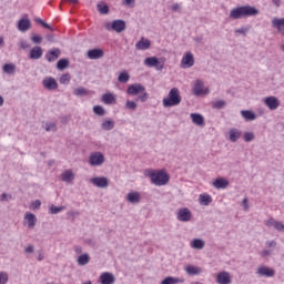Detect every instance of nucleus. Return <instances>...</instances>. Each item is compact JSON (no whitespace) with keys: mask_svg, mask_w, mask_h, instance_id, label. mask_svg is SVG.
<instances>
[{"mask_svg":"<svg viewBox=\"0 0 284 284\" xmlns=\"http://www.w3.org/2000/svg\"><path fill=\"white\" fill-rule=\"evenodd\" d=\"M241 114L245 121H256V113L251 110H242Z\"/></svg>","mask_w":284,"mask_h":284,"instance_id":"29","label":"nucleus"},{"mask_svg":"<svg viewBox=\"0 0 284 284\" xmlns=\"http://www.w3.org/2000/svg\"><path fill=\"white\" fill-rule=\"evenodd\" d=\"M102 101L105 103V105H113V103H116V97L112 93H104L102 95Z\"/></svg>","mask_w":284,"mask_h":284,"instance_id":"28","label":"nucleus"},{"mask_svg":"<svg viewBox=\"0 0 284 284\" xmlns=\"http://www.w3.org/2000/svg\"><path fill=\"white\" fill-rule=\"evenodd\" d=\"M229 186H230V181L225 180L224 178H217L213 182V187H215L216 190H225Z\"/></svg>","mask_w":284,"mask_h":284,"instance_id":"22","label":"nucleus"},{"mask_svg":"<svg viewBox=\"0 0 284 284\" xmlns=\"http://www.w3.org/2000/svg\"><path fill=\"white\" fill-rule=\"evenodd\" d=\"M20 48H21L22 50H28V48H30V44H28V41L21 40V41H20Z\"/></svg>","mask_w":284,"mask_h":284,"instance_id":"58","label":"nucleus"},{"mask_svg":"<svg viewBox=\"0 0 284 284\" xmlns=\"http://www.w3.org/2000/svg\"><path fill=\"white\" fill-rule=\"evenodd\" d=\"M115 282H116V277H114V274L110 272H104L100 275L101 284H114Z\"/></svg>","mask_w":284,"mask_h":284,"instance_id":"15","label":"nucleus"},{"mask_svg":"<svg viewBox=\"0 0 284 284\" xmlns=\"http://www.w3.org/2000/svg\"><path fill=\"white\" fill-rule=\"evenodd\" d=\"M10 199H12V195L8 193H2L0 196V201H10Z\"/></svg>","mask_w":284,"mask_h":284,"instance_id":"59","label":"nucleus"},{"mask_svg":"<svg viewBox=\"0 0 284 284\" xmlns=\"http://www.w3.org/2000/svg\"><path fill=\"white\" fill-rule=\"evenodd\" d=\"M90 263V255L88 253H84L78 257V265H88Z\"/></svg>","mask_w":284,"mask_h":284,"instance_id":"35","label":"nucleus"},{"mask_svg":"<svg viewBox=\"0 0 284 284\" xmlns=\"http://www.w3.org/2000/svg\"><path fill=\"white\" fill-rule=\"evenodd\" d=\"M201 205H210L212 203V196L210 195H200Z\"/></svg>","mask_w":284,"mask_h":284,"instance_id":"44","label":"nucleus"},{"mask_svg":"<svg viewBox=\"0 0 284 284\" xmlns=\"http://www.w3.org/2000/svg\"><path fill=\"white\" fill-rule=\"evenodd\" d=\"M16 71L17 67L12 63H7L3 65V72H6L7 74H14Z\"/></svg>","mask_w":284,"mask_h":284,"instance_id":"38","label":"nucleus"},{"mask_svg":"<svg viewBox=\"0 0 284 284\" xmlns=\"http://www.w3.org/2000/svg\"><path fill=\"white\" fill-rule=\"evenodd\" d=\"M267 247H273V250L276 247V241L272 240V241H267L266 242Z\"/></svg>","mask_w":284,"mask_h":284,"instance_id":"63","label":"nucleus"},{"mask_svg":"<svg viewBox=\"0 0 284 284\" xmlns=\"http://www.w3.org/2000/svg\"><path fill=\"white\" fill-rule=\"evenodd\" d=\"M102 163H105V155L101 152H93L89 156V164L91 168H99Z\"/></svg>","mask_w":284,"mask_h":284,"instance_id":"5","label":"nucleus"},{"mask_svg":"<svg viewBox=\"0 0 284 284\" xmlns=\"http://www.w3.org/2000/svg\"><path fill=\"white\" fill-rule=\"evenodd\" d=\"M272 28H275L284 37V18H273Z\"/></svg>","mask_w":284,"mask_h":284,"instance_id":"18","label":"nucleus"},{"mask_svg":"<svg viewBox=\"0 0 284 284\" xmlns=\"http://www.w3.org/2000/svg\"><path fill=\"white\" fill-rule=\"evenodd\" d=\"M256 136L254 135V132H245L243 134V139L246 143H252Z\"/></svg>","mask_w":284,"mask_h":284,"instance_id":"47","label":"nucleus"},{"mask_svg":"<svg viewBox=\"0 0 284 284\" xmlns=\"http://www.w3.org/2000/svg\"><path fill=\"white\" fill-rule=\"evenodd\" d=\"M24 252L27 254H34V246L30 245V246H27Z\"/></svg>","mask_w":284,"mask_h":284,"instance_id":"62","label":"nucleus"},{"mask_svg":"<svg viewBox=\"0 0 284 284\" xmlns=\"http://www.w3.org/2000/svg\"><path fill=\"white\" fill-rule=\"evenodd\" d=\"M6 283H8V273L0 272V284H6Z\"/></svg>","mask_w":284,"mask_h":284,"instance_id":"54","label":"nucleus"},{"mask_svg":"<svg viewBox=\"0 0 284 284\" xmlns=\"http://www.w3.org/2000/svg\"><path fill=\"white\" fill-rule=\"evenodd\" d=\"M32 43H36L37 45H40V43H42L43 41V37L39 36V34H34L31 38Z\"/></svg>","mask_w":284,"mask_h":284,"instance_id":"51","label":"nucleus"},{"mask_svg":"<svg viewBox=\"0 0 284 284\" xmlns=\"http://www.w3.org/2000/svg\"><path fill=\"white\" fill-rule=\"evenodd\" d=\"M225 105H227V103L225 102V100H217L213 103V109L214 110H223V108H225Z\"/></svg>","mask_w":284,"mask_h":284,"instance_id":"45","label":"nucleus"},{"mask_svg":"<svg viewBox=\"0 0 284 284\" xmlns=\"http://www.w3.org/2000/svg\"><path fill=\"white\" fill-rule=\"evenodd\" d=\"M104 28L105 30H113L114 32H118V34H121L126 28L125 20H113L112 23L108 22Z\"/></svg>","mask_w":284,"mask_h":284,"instance_id":"4","label":"nucleus"},{"mask_svg":"<svg viewBox=\"0 0 284 284\" xmlns=\"http://www.w3.org/2000/svg\"><path fill=\"white\" fill-rule=\"evenodd\" d=\"M183 68H192L194 65V54L192 52H186L181 61Z\"/></svg>","mask_w":284,"mask_h":284,"instance_id":"16","label":"nucleus"},{"mask_svg":"<svg viewBox=\"0 0 284 284\" xmlns=\"http://www.w3.org/2000/svg\"><path fill=\"white\" fill-rule=\"evenodd\" d=\"M141 92H145V87L141 83L131 84L126 89V94L131 97H136V94H141Z\"/></svg>","mask_w":284,"mask_h":284,"instance_id":"8","label":"nucleus"},{"mask_svg":"<svg viewBox=\"0 0 284 284\" xmlns=\"http://www.w3.org/2000/svg\"><path fill=\"white\" fill-rule=\"evenodd\" d=\"M250 32L248 28H240L235 30V34H247Z\"/></svg>","mask_w":284,"mask_h":284,"instance_id":"56","label":"nucleus"},{"mask_svg":"<svg viewBox=\"0 0 284 284\" xmlns=\"http://www.w3.org/2000/svg\"><path fill=\"white\" fill-rule=\"evenodd\" d=\"M126 201H129V203H132L133 205L141 203V193L139 192L128 193Z\"/></svg>","mask_w":284,"mask_h":284,"instance_id":"25","label":"nucleus"},{"mask_svg":"<svg viewBox=\"0 0 284 284\" xmlns=\"http://www.w3.org/2000/svg\"><path fill=\"white\" fill-rule=\"evenodd\" d=\"M43 57V49L39 45L33 47L29 52V59H32L33 61H39Z\"/></svg>","mask_w":284,"mask_h":284,"instance_id":"17","label":"nucleus"},{"mask_svg":"<svg viewBox=\"0 0 284 284\" xmlns=\"http://www.w3.org/2000/svg\"><path fill=\"white\" fill-rule=\"evenodd\" d=\"M145 176H149L151 183L156 186L168 185L170 183V174L163 170H146Z\"/></svg>","mask_w":284,"mask_h":284,"instance_id":"2","label":"nucleus"},{"mask_svg":"<svg viewBox=\"0 0 284 284\" xmlns=\"http://www.w3.org/2000/svg\"><path fill=\"white\" fill-rule=\"evenodd\" d=\"M41 207V200H36L31 203V210H39Z\"/></svg>","mask_w":284,"mask_h":284,"instance_id":"55","label":"nucleus"},{"mask_svg":"<svg viewBox=\"0 0 284 284\" xmlns=\"http://www.w3.org/2000/svg\"><path fill=\"white\" fill-rule=\"evenodd\" d=\"M70 65V60L60 59L57 63L58 70H65Z\"/></svg>","mask_w":284,"mask_h":284,"instance_id":"37","label":"nucleus"},{"mask_svg":"<svg viewBox=\"0 0 284 284\" xmlns=\"http://www.w3.org/2000/svg\"><path fill=\"white\" fill-rule=\"evenodd\" d=\"M59 57H61V49L53 48L45 53L44 59H47L49 63H54Z\"/></svg>","mask_w":284,"mask_h":284,"instance_id":"10","label":"nucleus"},{"mask_svg":"<svg viewBox=\"0 0 284 284\" xmlns=\"http://www.w3.org/2000/svg\"><path fill=\"white\" fill-rule=\"evenodd\" d=\"M134 0H124L123 6H126L128 8H134Z\"/></svg>","mask_w":284,"mask_h":284,"instance_id":"57","label":"nucleus"},{"mask_svg":"<svg viewBox=\"0 0 284 284\" xmlns=\"http://www.w3.org/2000/svg\"><path fill=\"white\" fill-rule=\"evenodd\" d=\"M42 85L43 88H45V90H57L59 88V83H57V80L52 77L50 78H45L43 81H42Z\"/></svg>","mask_w":284,"mask_h":284,"instance_id":"14","label":"nucleus"},{"mask_svg":"<svg viewBox=\"0 0 284 284\" xmlns=\"http://www.w3.org/2000/svg\"><path fill=\"white\" fill-rule=\"evenodd\" d=\"M217 284H232V277L226 271H222L216 276Z\"/></svg>","mask_w":284,"mask_h":284,"instance_id":"13","label":"nucleus"},{"mask_svg":"<svg viewBox=\"0 0 284 284\" xmlns=\"http://www.w3.org/2000/svg\"><path fill=\"white\" fill-rule=\"evenodd\" d=\"M103 49H91L88 51V58L91 60L103 59Z\"/></svg>","mask_w":284,"mask_h":284,"instance_id":"24","label":"nucleus"},{"mask_svg":"<svg viewBox=\"0 0 284 284\" xmlns=\"http://www.w3.org/2000/svg\"><path fill=\"white\" fill-rule=\"evenodd\" d=\"M274 252V250H263L260 253V256H262V258H267V256H272V253Z\"/></svg>","mask_w":284,"mask_h":284,"instance_id":"53","label":"nucleus"},{"mask_svg":"<svg viewBox=\"0 0 284 284\" xmlns=\"http://www.w3.org/2000/svg\"><path fill=\"white\" fill-rule=\"evenodd\" d=\"M45 132H57V123H54V122L47 123Z\"/></svg>","mask_w":284,"mask_h":284,"instance_id":"49","label":"nucleus"},{"mask_svg":"<svg viewBox=\"0 0 284 284\" xmlns=\"http://www.w3.org/2000/svg\"><path fill=\"white\" fill-rule=\"evenodd\" d=\"M243 135V132L236 128L230 129L229 131V141H231V143H236V141H239V139H241V136Z\"/></svg>","mask_w":284,"mask_h":284,"instance_id":"21","label":"nucleus"},{"mask_svg":"<svg viewBox=\"0 0 284 284\" xmlns=\"http://www.w3.org/2000/svg\"><path fill=\"white\" fill-rule=\"evenodd\" d=\"M73 94L75 97H85V95H88V89H85L83 87L77 88V89H74Z\"/></svg>","mask_w":284,"mask_h":284,"instance_id":"40","label":"nucleus"},{"mask_svg":"<svg viewBox=\"0 0 284 284\" xmlns=\"http://www.w3.org/2000/svg\"><path fill=\"white\" fill-rule=\"evenodd\" d=\"M97 10L100 14H110V7L105 2L98 3Z\"/></svg>","mask_w":284,"mask_h":284,"instance_id":"33","label":"nucleus"},{"mask_svg":"<svg viewBox=\"0 0 284 284\" xmlns=\"http://www.w3.org/2000/svg\"><path fill=\"white\" fill-rule=\"evenodd\" d=\"M176 283H181V280L173 276H168L161 282V284H176Z\"/></svg>","mask_w":284,"mask_h":284,"instance_id":"41","label":"nucleus"},{"mask_svg":"<svg viewBox=\"0 0 284 284\" xmlns=\"http://www.w3.org/2000/svg\"><path fill=\"white\" fill-rule=\"evenodd\" d=\"M36 23H39V26H42V28H45L47 30H51V32L53 30L52 27H50V24H48V22L43 21L41 18H37Z\"/></svg>","mask_w":284,"mask_h":284,"instance_id":"48","label":"nucleus"},{"mask_svg":"<svg viewBox=\"0 0 284 284\" xmlns=\"http://www.w3.org/2000/svg\"><path fill=\"white\" fill-rule=\"evenodd\" d=\"M256 274L258 276H264L265 278H273L275 276L276 271L274 268H271L268 266H260L257 267Z\"/></svg>","mask_w":284,"mask_h":284,"instance_id":"9","label":"nucleus"},{"mask_svg":"<svg viewBox=\"0 0 284 284\" xmlns=\"http://www.w3.org/2000/svg\"><path fill=\"white\" fill-rule=\"evenodd\" d=\"M90 182L95 185V187L105 189L110 185V180L108 178H92Z\"/></svg>","mask_w":284,"mask_h":284,"instance_id":"11","label":"nucleus"},{"mask_svg":"<svg viewBox=\"0 0 284 284\" xmlns=\"http://www.w3.org/2000/svg\"><path fill=\"white\" fill-rule=\"evenodd\" d=\"M186 274H190L191 276H196L201 274V270L196 266L189 265L185 268Z\"/></svg>","mask_w":284,"mask_h":284,"instance_id":"36","label":"nucleus"},{"mask_svg":"<svg viewBox=\"0 0 284 284\" xmlns=\"http://www.w3.org/2000/svg\"><path fill=\"white\" fill-rule=\"evenodd\" d=\"M266 225H267V227H274V230H276V232H284L283 222H278V221L274 220V217L268 219L266 221Z\"/></svg>","mask_w":284,"mask_h":284,"instance_id":"20","label":"nucleus"},{"mask_svg":"<svg viewBox=\"0 0 284 284\" xmlns=\"http://www.w3.org/2000/svg\"><path fill=\"white\" fill-rule=\"evenodd\" d=\"M205 84L203 83V81L197 80L195 81V84L193 87V94L195 97H201L202 94H207V90L204 89Z\"/></svg>","mask_w":284,"mask_h":284,"instance_id":"12","label":"nucleus"},{"mask_svg":"<svg viewBox=\"0 0 284 284\" xmlns=\"http://www.w3.org/2000/svg\"><path fill=\"white\" fill-rule=\"evenodd\" d=\"M32 28V22L30 19L22 18L18 21V30L20 32H28Z\"/></svg>","mask_w":284,"mask_h":284,"instance_id":"19","label":"nucleus"},{"mask_svg":"<svg viewBox=\"0 0 284 284\" xmlns=\"http://www.w3.org/2000/svg\"><path fill=\"white\" fill-rule=\"evenodd\" d=\"M93 112H94V114H97L98 116H105V114H106L105 108H103L102 105H95V106H93Z\"/></svg>","mask_w":284,"mask_h":284,"instance_id":"39","label":"nucleus"},{"mask_svg":"<svg viewBox=\"0 0 284 284\" xmlns=\"http://www.w3.org/2000/svg\"><path fill=\"white\" fill-rule=\"evenodd\" d=\"M181 92L179 89L173 88L169 91L168 98L162 100V103L164 108H174L176 105H181Z\"/></svg>","mask_w":284,"mask_h":284,"instance_id":"3","label":"nucleus"},{"mask_svg":"<svg viewBox=\"0 0 284 284\" xmlns=\"http://www.w3.org/2000/svg\"><path fill=\"white\" fill-rule=\"evenodd\" d=\"M257 14H260V11L256 9V7L242 6L232 9L229 17L230 19L236 20L247 19V17H256Z\"/></svg>","mask_w":284,"mask_h":284,"instance_id":"1","label":"nucleus"},{"mask_svg":"<svg viewBox=\"0 0 284 284\" xmlns=\"http://www.w3.org/2000/svg\"><path fill=\"white\" fill-rule=\"evenodd\" d=\"M191 247L193 250H203V247H205V241L201 240V239H194L191 242Z\"/></svg>","mask_w":284,"mask_h":284,"instance_id":"31","label":"nucleus"},{"mask_svg":"<svg viewBox=\"0 0 284 284\" xmlns=\"http://www.w3.org/2000/svg\"><path fill=\"white\" fill-rule=\"evenodd\" d=\"M242 204H243L244 210H250V203L247 201V197L243 199Z\"/></svg>","mask_w":284,"mask_h":284,"instance_id":"61","label":"nucleus"},{"mask_svg":"<svg viewBox=\"0 0 284 284\" xmlns=\"http://www.w3.org/2000/svg\"><path fill=\"white\" fill-rule=\"evenodd\" d=\"M144 65H148V68H155V65H159V58L156 57H149L144 60Z\"/></svg>","mask_w":284,"mask_h":284,"instance_id":"34","label":"nucleus"},{"mask_svg":"<svg viewBox=\"0 0 284 284\" xmlns=\"http://www.w3.org/2000/svg\"><path fill=\"white\" fill-rule=\"evenodd\" d=\"M264 105H266V108H268V110H278L280 105H281V101H278V98L271 95V97H266L264 99Z\"/></svg>","mask_w":284,"mask_h":284,"instance_id":"7","label":"nucleus"},{"mask_svg":"<svg viewBox=\"0 0 284 284\" xmlns=\"http://www.w3.org/2000/svg\"><path fill=\"white\" fill-rule=\"evenodd\" d=\"M45 39H47V41H49V43H54V41H57V40H54V34H52V33L47 34Z\"/></svg>","mask_w":284,"mask_h":284,"instance_id":"60","label":"nucleus"},{"mask_svg":"<svg viewBox=\"0 0 284 284\" xmlns=\"http://www.w3.org/2000/svg\"><path fill=\"white\" fill-rule=\"evenodd\" d=\"M63 210H65V206H54V205H51L49 207L50 214H59L60 212H63Z\"/></svg>","mask_w":284,"mask_h":284,"instance_id":"46","label":"nucleus"},{"mask_svg":"<svg viewBox=\"0 0 284 284\" xmlns=\"http://www.w3.org/2000/svg\"><path fill=\"white\" fill-rule=\"evenodd\" d=\"M118 81L120 83H128V81H130V73L128 72H121L118 77Z\"/></svg>","mask_w":284,"mask_h":284,"instance_id":"42","label":"nucleus"},{"mask_svg":"<svg viewBox=\"0 0 284 284\" xmlns=\"http://www.w3.org/2000/svg\"><path fill=\"white\" fill-rule=\"evenodd\" d=\"M61 179L64 183H70V181H73L74 179V173L72 172V170H65L62 174H61Z\"/></svg>","mask_w":284,"mask_h":284,"instance_id":"30","label":"nucleus"},{"mask_svg":"<svg viewBox=\"0 0 284 284\" xmlns=\"http://www.w3.org/2000/svg\"><path fill=\"white\" fill-rule=\"evenodd\" d=\"M176 219L182 223H187L189 221H192V212L187 207L180 209Z\"/></svg>","mask_w":284,"mask_h":284,"instance_id":"6","label":"nucleus"},{"mask_svg":"<svg viewBox=\"0 0 284 284\" xmlns=\"http://www.w3.org/2000/svg\"><path fill=\"white\" fill-rule=\"evenodd\" d=\"M70 79H71L70 74H69V73H64V74H62V77L60 78V83H61L62 85H68V83H70Z\"/></svg>","mask_w":284,"mask_h":284,"instance_id":"50","label":"nucleus"},{"mask_svg":"<svg viewBox=\"0 0 284 284\" xmlns=\"http://www.w3.org/2000/svg\"><path fill=\"white\" fill-rule=\"evenodd\" d=\"M191 119L195 125H205V118L201 113H191Z\"/></svg>","mask_w":284,"mask_h":284,"instance_id":"26","label":"nucleus"},{"mask_svg":"<svg viewBox=\"0 0 284 284\" xmlns=\"http://www.w3.org/2000/svg\"><path fill=\"white\" fill-rule=\"evenodd\" d=\"M152 45V42L142 37L135 44L136 50H150V47Z\"/></svg>","mask_w":284,"mask_h":284,"instance_id":"23","label":"nucleus"},{"mask_svg":"<svg viewBox=\"0 0 284 284\" xmlns=\"http://www.w3.org/2000/svg\"><path fill=\"white\" fill-rule=\"evenodd\" d=\"M24 219L28 221V227H34L37 225V215L33 213H27Z\"/></svg>","mask_w":284,"mask_h":284,"instance_id":"32","label":"nucleus"},{"mask_svg":"<svg viewBox=\"0 0 284 284\" xmlns=\"http://www.w3.org/2000/svg\"><path fill=\"white\" fill-rule=\"evenodd\" d=\"M136 108H139V104H136L135 101H132V100H128L125 102V109L126 110H131L132 112H134L136 110Z\"/></svg>","mask_w":284,"mask_h":284,"instance_id":"43","label":"nucleus"},{"mask_svg":"<svg viewBox=\"0 0 284 284\" xmlns=\"http://www.w3.org/2000/svg\"><path fill=\"white\" fill-rule=\"evenodd\" d=\"M275 8H281V0H271Z\"/></svg>","mask_w":284,"mask_h":284,"instance_id":"64","label":"nucleus"},{"mask_svg":"<svg viewBox=\"0 0 284 284\" xmlns=\"http://www.w3.org/2000/svg\"><path fill=\"white\" fill-rule=\"evenodd\" d=\"M150 97L148 95V92L143 91L140 92V95L138 97L136 101H142V103H145Z\"/></svg>","mask_w":284,"mask_h":284,"instance_id":"52","label":"nucleus"},{"mask_svg":"<svg viewBox=\"0 0 284 284\" xmlns=\"http://www.w3.org/2000/svg\"><path fill=\"white\" fill-rule=\"evenodd\" d=\"M114 125H116V122H114V120L105 119V120L101 123V129L104 130L105 132H110V131H112V129L114 128Z\"/></svg>","mask_w":284,"mask_h":284,"instance_id":"27","label":"nucleus"}]
</instances>
